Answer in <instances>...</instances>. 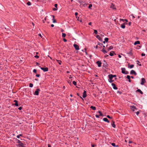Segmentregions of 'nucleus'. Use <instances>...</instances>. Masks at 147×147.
Masks as SVG:
<instances>
[{
    "instance_id": "obj_10",
    "label": "nucleus",
    "mask_w": 147,
    "mask_h": 147,
    "mask_svg": "<svg viewBox=\"0 0 147 147\" xmlns=\"http://www.w3.org/2000/svg\"><path fill=\"white\" fill-rule=\"evenodd\" d=\"M13 102H15V104H13V105H14L16 107H18V101L17 100H14Z\"/></svg>"
},
{
    "instance_id": "obj_51",
    "label": "nucleus",
    "mask_w": 147,
    "mask_h": 147,
    "mask_svg": "<svg viewBox=\"0 0 147 147\" xmlns=\"http://www.w3.org/2000/svg\"><path fill=\"white\" fill-rule=\"evenodd\" d=\"M125 73L124 74H129V72L128 71H125Z\"/></svg>"
},
{
    "instance_id": "obj_16",
    "label": "nucleus",
    "mask_w": 147,
    "mask_h": 147,
    "mask_svg": "<svg viewBox=\"0 0 147 147\" xmlns=\"http://www.w3.org/2000/svg\"><path fill=\"white\" fill-rule=\"evenodd\" d=\"M96 37L100 41H102V39L99 35H97L96 36Z\"/></svg>"
},
{
    "instance_id": "obj_23",
    "label": "nucleus",
    "mask_w": 147,
    "mask_h": 147,
    "mask_svg": "<svg viewBox=\"0 0 147 147\" xmlns=\"http://www.w3.org/2000/svg\"><path fill=\"white\" fill-rule=\"evenodd\" d=\"M101 51L104 54L107 53V51H106L105 49H102L101 50Z\"/></svg>"
},
{
    "instance_id": "obj_26",
    "label": "nucleus",
    "mask_w": 147,
    "mask_h": 147,
    "mask_svg": "<svg viewBox=\"0 0 147 147\" xmlns=\"http://www.w3.org/2000/svg\"><path fill=\"white\" fill-rule=\"evenodd\" d=\"M115 52L114 51H112L111 52H110L109 53V55L111 56H113L114 55L113 53H114Z\"/></svg>"
},
{
    "instance_id": "obj_33",
    "label": "nucleus",
    "mask_w": 147,
    "mask_h": 147,
    "mask_svg": "<svg viewBox=\"0 0 147 147\" xmlns=\"http://www.w3.org/2000/svg\"><path fill=\"white\" fill-rule=\"evenodd\" d=\"M22 135H23L22 134H20L19 135H18L17 136V137L18 138H20V136H22Z\"/></svg>"
},
{
    "instance_id": "obj_47",
    "label": "nucleus",
    "mask_w": 147,
    "mask_h": 147,
    "mask_svg": "<svg viewBox=\"0 0 147 147\" xmlns=\"http://www.w3.org/2000/svg\"><path fill=\"white\" fill-rule=\"evenodd\" d=\"M117 93H119L120 94H122V92H121V91H118L117 92Z\"/></svg>"
},
{
    "instance_id": "obj_40",
    "label": "nucleus",
    "mask_w": 147,
    "mask_h": 147,
    "mask_svg": "<svg viewBox=\"0 0 147 147\" xmlns=\"http://www.w3.org/2000/svg\"><path fill=\"white\" fill-rule=\"evenodd\" d=\"M29 86L30 87L32 88L33 86V84L32 83H30Z\"/></svg>"
},
{
    "instance_id": "obj_32",
    "label": "nucleus",
    "mask_w": 147,
    "mask_h": 147,
    "mask_svg": "<svg viewBox=\"0 0 147 147\" xmlns=\"http://www.w3.org/2000/svg\"><path fill=\"white\" fill-rule=\"evenodd\" d=\"M57 61L58 62V64L60 65L61 64V61L58 60H57Z\"/></svg>"
},
{
    "instance_id": "obj_53",
    "label": "nucleus",
    "mask_w": 147,
    "mask_h": 147,
    "mask_svg": "<svg viewBox=\"0 0 147 147\" xmlns=\"http://www.w3.org/2000/svg\"><path fill=\"white\" fill-rule=\"evenodd\" d=\"M54 6L55 7L57 8V4H55V5H54Z\"/></svg>"
},
{
    "instance_id": "obj_64",
    "label": "nucleus",
    "mask_w": 147,
    "mask_h": 147,
    "mask_svg": "<svg viewBox=\"0 0 147 147\" xmlns=\"http://www.w3.org/2000/svg\"><path fill=\"white\" fill-rule=\"evenodd\" d=\"M64 30H63L62 29L61 30V32H64Z\"/></svg>"
},
{
    "instance_id": "obj_8",
    "label": "nucleus",
    "mask_w": 147,
    "mask_h": 147,
    "mask_svg": "<svg viewBox=\"0 0 147 147\" xmlns=\"http://www.w3.org/2000/svg\"><path fill=\"white\" fill-rule=\"evenodd\" d=\"M146 82L145 79L143 78L141 79V82L140 83L141 84L143 85L144 83Z\"/></svg>"
},
{
    "instance_id": "obj_35",
    "label": "nucleus",
    "mask_w": 147,
    "mask_h": 147,
    "mask_svg": "<svg viewBox=\"0 0 147 147\" xmlns=\"http://www.w3.org/2000/svg\"><path fill=\"white\" fill-rule=\"evenodd\" d=\"M98 113L100 114V116H103V115L100 111H98Z\"/></svg>"
},
{
    "instance_id": "obj_3",
    "label": "nucleus",
    "mask_w": 147,
    "mask_h": 147,
    "mask_svg": "<svg viewBox=\"0 0 147 147\" xmlns=\"http://www.w3.org/2000/svg\"><path fill=\"white\" fill-rule=\"evenodd\" d=\"M40 91V90L39 88H37L36 90L34 93V94L35 95H38L39 94V92Z\"/></svg>"
},
{
    "instance_id": "obj_7",
    "label": "nucleus",
    "mask_w": 147,
    "mask_h": 147,
    "mask_svg": "<svg viewBox=\"0 0 147 147\" xmlns=\"http://www.w3.org/2000/svg\"><path fill=\"white\" fill-rule=\"evenodd\" d=\"M110 8L112 9H113L116 10V8L115 7V5H114L113 3H111V5L110 7Z\"/></svg>"
},
{
    "instance_id": "obj_14",
    "label": "nucleus",
    "mask_w": 147,
    "mask_h": 147,
    "mask_svg": "<svg viewBox=\"0 0 147 147\" xmlns=\"http://www.w3.org/2000/svg\"><path fill=\"white\" fill-rule=\"evenodd\" d=\"M112 86H113V88L115 90H117L118 89L117 87L116 86V85L115 84L113 83H112L111 84Z\"/></svg>"
},
{
    "instance_id": "obj_36",
    "label": "nucleus",
    "mask_w": 147,
    "mask_h": 147,
    "mask_svg": "<svg viewBox=\"0 0 147 147\" xmlns=\"http://www.w3.org/2000/svg\"><path fill=\"white\" fill-rule=\"evenodd\" d=\"M66 36V34H65L64 33H62V37L63 38L65 37Z\"/></svg>"
},
{
    "instance_id": "obj_34",
    "label": "nucleus",
    "mask_w": 147,
    "mask_h": 147,
    "mask_svg": "<svg viewBox=\"0 0 147 147\" xmlns=\"http://www.w3.org/2000/svg\"><path fill=\"white\" fill-rule=\"evenodd\" d=\"M109 38H105V41L106 42H107L108 41V40H109Z\"/></svg>"
},
{
    "instance_id": "obj_31",
    "label": "nucleus",
    "mask_w": 147,
    "mask_h": 147,
    "mask_svg": "<svg viewBox=\"0 0 147 147\" xmlns=\"http://www.w3.org/2000/svg\"><path fill=\"white\" fill-rule=\"evenodd\" d=\"M120 20L121 21H123V22H124V21H125L126 22H128V20H127L126 19H120Z\"/></svg>"
},
{
    "instance_id": "obj_2",
    "label": "nucleus",
    "mask_w": 147,
    "mask_h": 147,
    "mask_svg": "<svg viewBox=\"0 0 147 147\" xmlns=\"http://www.w3.org/2000/svg\"><path fill=\"white\" fill-rule=\"evenodd\" d=\"M24 143V142L23 141L20 144H18L17 145V146L18 147H26L25 146L26 144Z\"/></svg>"
},
{
    "instance_id": "obj_22",
    "label": "nucleus",
    "mask_w": 147,
    "mask_h": 147,
    "mask_svg": "<svg viewBox=\"0 0 147 147\" xmlns=\"http://www.w3.org/2000/svg\"><path fill=\"white\" fill-rule=\"evenodd\" d=\"M132 49H131L130 51H129V52L127 53V54H128V55H130L131 56L132 55L133 53H132Z\"/></svg>"
},
{
    "instance_id": "obj_39",
    "label": "nucleus",
    "mask_w": 147,
    "mask_h": 147,
    "mask_svg": "<svg viewBox=\"0 0 147 147\" xmlns=\"http://www.w3.org/2000/svg\"><path fill=\"white\" fill-rule=\"evenodd\" d=\"M73 84L74 86L76 85L77 83L75 81H73Z\"/></svg>"
},
{
    "instance_id": "obj_63",
    "label": "nucleus",
    "mask_w": 147,
    "mask_h": 147,
    "mask_svg": "<svg viewBox=\"0 0 147 147\" xmlns=\"http://www.w3.org/2000/svg\"><path fill=\"white\" fill-rule=\"evenodd\" d=\"M132 143V141H129V144L131 143Z\"/></svg>"
},
{
    "instance_id": "obj_52",
    "label": "nucleus",
    "mask_w": 147,
    "mask_h": 147,
    "mask_svg": "<svg viewBox=\"0 0 147 147\" xmlns=\"http://www.w3.org/2000/svg\"><path fill=\"white\" fill-rule=\"evenodd\" d=\"M34 57L36 59H38L39 58V56L38 55H35L34 56Z\"/></svg>"
},
{
    "instance_id": "obj_45",
    "label": "nucleus",
    "mask_w": 147,
    "mask_h": 147,
    "mask_svg": "<svg viewBox=\"0 0 147 147\" xmlns=\"http://www.w3.org/2000/svg\"><path fill=\"white\" fill-rule=\"evenodd\" d=\"M92 7V4H90L88 6V8L89 9L91 8Z\"/></svg>"
},
{
    "instance_id": "obj_49",
    "label": "nucleus",
    "mask_w": 147,
    "mask_h": 147,
    "mask_svg": "<svg viewBox=\"0 0 147 147\" xmlns=\"http://www.w3.org/2000/svg\"><path fill=\"white\" fill-rule=\"evenodd\" d=\"M57 9L55 8H53V10L54 11H56V10H57Z\"/></svg>"
},
{
    "instance_id": "obj_29",
    "label": "nucleus",
    "mask_w": 147,
    "mask_h": 147,
    "mask_svg": "<svg viewBox=\"0 0 147 147\" xmlns=\"http://www.w3.org/2000/svg\"><path fill=\"white\" fill-rule=\"evenodd\" d=\"M90 108L92 109L93 110H95L96 109V107H94L93 106H91L90 107Z\"/></svg>"
},
{
    "instance_id": "obj_37",
    "label": "nucleus",
    "mask_w": 147,
    "mask_h": 147,
    "mask_svg": "<svg viewBox=\"0 0 147 147\" xmlns=\"http://www.w3.org/2000/svg\"><path fill=\"white\" fill-rule=\"evenodd\" d=\"M110 76H111L113 78L114 77H116V75H113L111 74H109Z\"/></svg>"
},
{
    "instance_id": "obj_46",
    "label": "nucleus",
    "mask_w": 147,
    "mask_h": 147,
    "mask_svg": "<svg viewBox=\"0 0 147 147\" xmlns=\"http://www.w3.org/2000/svg\"><path fill=\"white\" fill-rule=\"evenodd\" d=\"M107 117L108 118L110 119H112V117H111L109 115H107Z\"/></svg>"
},
{
    "instance_id": "obj_41",
    "label": "nucleus",
    "mask_w": 147,
    "mask_h": 147,
    "mask_svg": "<svg viewBox=\"0 0 147 147\" xmlns=\"http://www.w3.org/2000/svg\"><path fill=\"white\" fill-rule=\"evenodd\" d=\"M98 45H99L101 47H102V45H103V44H101L100 42H98Z\"/></svg>"
},
{
    "instance_id": "obj_21",
    "label": "nucleus",
    "mask_w": 147,
    "mask_h": 147,
    "mask_svg": "<svg viewBox=\"0 0 147 147\" xmlns=\"http://www.w3.org/2000/svg\"><path fill=\"white\" fill-rule=\"evenodd\" d=\"M129 63L128 64V68H129L130 69L134 67V65L133 64L131 65H129Z\"/></svg>"
},
{
    "instance_id": "obj_44",
    "label": "nucleus",
    "mask_w": 147,
    "mask_h": 147,
    "mask_svg": "<svg viewBox=\"0 0 147 147\" xmlns=\"http://www.w3.org/2000/svg\"><path fill=\"white\" fill-rule=\"evenodd\" d=\"M71 81L70 80H68L67 81V82L68 84H69L70 85H71Z\"/></svg>"
},
{
    "instance_id": "obj_6",
    "label": "nucleus",
    "mask_w": 147,
    "mask_h": 147,
    "mask_svg": "<svg viewBox=\"0 0 147 147\" xmlns=\"http://www.w3.org/2000/svg\"><path fill=\"white\" fill-rule=\"evenodd\" d=\"M40 69L44 72L47 71H48V67H40Z\"/></svg>"
},
{
    "instance_id": "obj_19",
    "label": "nucleus",
    "mask_w": 147,
    "mask_h": 147,
    "mask_svg": "<svg viewBox=\"0 0 147 147\" xmlns=\"http://www.w3.org/2000/svg\"><path fill=\"white\" fill-rule=\"evenodd\" d=\"M136 92H139L140 94H143V92L140 89H137Z\"/></svg>"
},
{
    "instance_id": "obj_54",
    "label": "nucleus",
    "mask_w": 147,
    "mask_h": 147,
    "mask_svg": "<svg viewBox=\"0 0 147 147\" xmlns=\"http://www.w3.org/2000/svg\"><path fill=\"white\" fill-rule=\"evenodd\" d=\"M63 40L64 42H66L67 41V40L65 38H63Z\"/></svg>"
},
{
    "instance_id": "obj_50",
    "label": "nucleus",
    "mask_w": 147,
    "mask_h": 147,
    "mask_svg": "<svg viewBox=\"0 0 147 147\" xmlns=\"http://www.w3.org/2000/svg\"><path fill=\"white\" fill-rule=\"evenodd\" d=\"M78 13L77 12H75V16L76 18H77V16L78 15Z\"/></svg>"
},
{
    "instance_id": "obj_4",
    "label": "nucleus",
    "mask_w": 147,
    "mask_h": 147,
    "mask_svg": "<svg viewBox=\"0 0 147 147\" xmlns=\"http://www.w3.org/2000/svg\"><path fill=\"white\" fill-rule=\"evenodd\" d=\"M108 65L107 63L105 61H104V63H103V67L105 69H107L108 67Z\"/></svg>"
},
{
    "instance_id": "obj_58",
    "label": "nucleus",
    "mask_w": 147,
    "mask_h": 147,
    "mask_svg": "<svg viewBox=\"0 0 147 147\" xmlns=\"http://www.w3.org/2000/svg\"><path fill=\"white\" fill-rule=\"evenodd\" d=\"M95 116L96 118H99V115H95Z\"/></svg>"
},
{
    "instance_id": "obj_60",
    "label": "nucleus",
    "mask_w": 147,
    "mask_h": 147,
    "mask_svg": "<svg viewBox=\"0 0 147 147\" xmlns=\"http://www.w3.org/2000/svg\"><path fill=\"white\" fill-rule=\"evenodd\" d=\"M48 147H51V146L50 144H48Z\"/></svg>"
},
{
    "instance_id": "obj_9",
    "label": "nucleus",
    "mask_w": 147,
    "mask_h": 147,
    "mask_svg": "<svg viewBox=\"0 0 147 147\" xmlns=\"http://www.w3.org/2000/svg\"><path fill=\"white\" fill-rule=\"evenodd\" d=\"M74 47L76 50H78L79 49V46L78 45L74 44Z\"/></svg>"
},
{
    "instance_id": "obj_18",
    "label": "nucleus",
    "mask_w": 147,
    "mask_h": 147,
    "mask_svg": "<svg viewBox=\"0 0 147 147\" xmlns=\"http://www.w3.org/2000/svg\"><path fill=\"white\" fill-rule=\"evenodd\" d=\"M121 69V73L122 74H124L125 73V68H122Z\"/></svg>"
},
{
    "instance_id": "obj_27",
    "label": "nucleus",
    "mask_w": 147,
    "mask_h": 147,
    "mask_svg": "<svg viewBox=\"0 0 147 147\" xmlns=\"http://www.w3.org/2000/svg\"><path fill=\"white\" fill-rule=\"evenodd\" d=\"M52 16L53 18V23H55L56 22V20H55L54 19L55 16L53 15H52Z\"/></svg>"
},
{
    "instance_id": "obj_5",
    "label": "nucleus",
    "mask_w": 147,
    "mask_h": 147,
    "mask_svg": "<svg viewBox=\"0 0 147 147\" xmlns=\"http://www.w3.org/2000/svg\"><path fill=\"white\" fill-rule=\"evenodd\" d=\"M108 77L109 78L108 81L110 83H111L114 82V80H112L113 78L110 75H109L108 76Z\"/></svg>"
},
{
    "instance_id": "obj_12",
    "label": "nucleus",
    "mask_w": 147,
    "mask_h": 147,
    "mask_svg": "<svg viewBox=\"0 0 147 147\" xmlns=\"http://www.w3.org/2000/svg\"><path fill=\"white\" fill-rule=\"evenodd\" d=\"M127 24V23H123L120 26L123 29H124L125 28V25Z\"/></svg>"
},
{
    "instance_id": "obj_62",
    "label": "nucleus",
    "mask_w": 147,
    "mask_h": 147,
    "mask_svg": "<svg viewBox=\"0 0 147 147\" xmlns=\"http://www.w3.org/2000/svg\"><path fill=\"white\" fill-rule=\"evenodd\" d=\"M51 27H53L54 26V25L53 24H52L51 25Z\"/></svg>"
},
{
    "instance_id": "obj_61",
    "label": "nucleus",
    "mask_w": 147,
    "mask_h": 147,
    "mask_svg": "<svg viewBox=\"0 0 147 147\" xmlns=\"http://www.w3.org/2000/svg\"><path fill=\"white\" fill-rule=\"evenodd\" d=\"M92 24V23L91 22H90L89 23L88 25H91Z\"/></svg>"
},
{
    "instance_id": "obj_13",
    "label": "nucleus",
    "mask_w": 147,
    "mask_h": 147,
    "mask_svg": "<svg viewBox=\"0 0 147 147\" xmlns=\"http://www.w3.org/2000/svg\"><path fill=\"white\" fill-rule=\"evenodd\" d=\"M87 96V94H86V91L84 90V92L83 93V94L82 96V97L83 98H85Z\"/></svg>"
},
{
    "instance_id": "obj_56",
    "label": "nucleus",
    "mask_w": 147,
    "mask_h": 147,
    "mask_svg": "<svg viewBox=\"0 0 147 147\" xmlns=\"http://www.w3.org/2000/svg\"><path fill=\"white\" fill-rule=\"evenodd\" d=\"M22 109V107H20L18 108V109L19 110H21Z\"/></svg>"
},
{
    "instance_id": "obj_17",
    "label": "nucleus",
    "mask_w": 147,
    "mask_h": 147,
    "mask_svg": "<svg viewBox=\"0 0 147 147\" xmlns=\"http://www.w3.org/2000/svg\"><path fill=\"white\" fill-rule=\"evenodd\" d=\"M16 143H18V144H20L23 141H21L17 139H16Z\"/></svg>"
},
{
    "instance_id": "obj_30",
    "label": "nucleus",
    "mask_w": 147,
    "mask_h": 147,
    "mask_svg": "<svg viewBox=\"0 0 147 147\" xmlns=\"http://www.w3.org/2000/svg\"><path fill=\"white\" fill-rule=\"evenodd\" d=\"M111 145H112V146L113 147H117L118 146V145H115V143H112L111 144Z\"/></svg>"
},
{
    "instance_id": "obj_25",
    "label": "nucleus",
    "mask_w": 147,
    "mask_h": 147,
    "mask_svg": "<svg viewBox=\"0 0 147 147\" xmlns=\"http://www.w3.org/2000/svg\"><path fill=\"white\" fill-rule=\"evenodd\" d=\"M140 43V42L139 41H137L134 42V45H136L137 44H139Z\"/></svg>"
},
{
    "instance_id": "obj_57",
    "label": "nucleus",
    "mask_w": 147,
    "mask_h": 147,
    "mask_svg": "<svg viewBox=\"0 0 147 147\" xmlns=\"http://www.w3.org/2000/svg\"><path fill=\"white\" fill-rule=\"evenodd\" d=\"M136 62H137V64H139V63H140V61H138V60H137L136 61Z\"/></svg>"
},
{
    "instance_id": "obj_15",
    "label": "nucleus",
    "mask_w": 147,
    "mask_h": 147,
    "mask_svg": "<svg viewBox=\"0 0 147 147\" xmlns=\"http://www.w3.org/2000/svg\"><path fill=\"white\" fill-rule=\"evenodd\" d=\"M96 64H97L98 66V67H100L101 66L102 63L100 61H97L96 62Z\"/></svg>"
},
{
    "instance_id": "obj_38",
    "label": "nucleus",
    "mask_w": 147,
    "mask_h": 147,
    "mask_svg": "<svg viewBox=\"0 0 147 147\" xmlns=\"http://www.w3.org/2000/svg\"><path fill=\"white\" fill-rule=\"evenodd\" d=\"M26 4L28 6L30 5H31V3L30 1H28L26 3Z\"/></svg>"
},
{
    "instance_id": "obj_43",
    "label": "nucleus",
    "mask_w": 147,
    "mask_h": 147,
    "mask_svg": "<svg viewBox=\"0 0 147 147\" xmlns=\"http://www.w3.org/2000/svg\"><path fill=\"white\" fill-rule=\"evenodd\" d=\"M126 78L129 80V79H130V76L129 75H127L126 77Z\"/></svg>"
},
{
    "instance_id": "obj_42",
    "label": "nucleus",
    "mask_w": 147,
    "mask_h": 147,
    "mask_svg": "<svg viewBox=\"0 0 147 147\" xmlns=\"http://www.w3.org/2000/svg\"><path fill=\"white\" fill-rule=\"evenodd\" d=\"M94 33H95V34H97L98 33V32L97 30H94Z\"/></svg>"
},
{
    "instance_id": "obj_28",
    "label": "nucleus",
    "mask_w": 147,
    "mask_h": 147,
    "mask_svg": "<svg viewBox=\"0 0 147 147\" xmlns=\"http://www.w3.org/2000/svg\"><path fill=\"white\" fill-rule=\"evenodd\" d=\"M113 47L112 46H110L109 47L108 49V51H109L113 49Z\"/></svg>"
},
{
    "instance_id": "obj_55",
    "label": "nucleus",
    "mask_w": 147,
    "mask_h": 147,
    "mask_svg": "<svg viewBox=\"0 0 147 147\" xmlns=\"http://www.w3.org/2000/svg\"><path fill=\"white\" fill-rule=\"evenodd\" d=\"M36 76L37 77H39L40 76V74H36Z\"/></svg>"
},
{
    "instance_id": "obj_24",
    "label": "nucleus",
    "mask_w": 147,
    "mask_h": 147,
    "mask_svg": "<svg viewBox=\"0 0 147 147\" xmlns=\"http://www.w3.org/2000/svg\"><path fill=\"white\" fill-rule=\"evenodd\" d=\"M111 125H112V126L113 127H114V128L116 126L115 124V122H114L113 121H112V123H111Z\"/></svg>"
},
{
    "instance_id": "obj_59",
    "label": "nucleus",
    "mask_w": 147,
    "mask_h": 147,
    "mask_svg": "<svg viewBox=\"0 0 147 147\" xmlns=\"http://www.w3.org/2000/svg\"><path fill=\"white\" fill-rule=\"evenodd\" d=\"M145 54L144 53H142V54H141V55H142V56H145Z\"/></svg>"
},
{
    "instance_id": "obj_1",
    "label": "nucleus",
    "mask_w": 147,
    "mask_h": 147,
    "mask_svg": "<svg viewBox=\"0 0 147 147\" xmlns=\"http://www.w3.org/2000/svg\"><path fill=\"white\" fill-rule=\"evenodd\" d=\"M131 109L132 110V111L134 112V113H136V115H138L139 113V111H138L136 112H135V110H137L138 109L136 108L134 106H131Z\"/></svg>"
},
{
    "instance_id": "obj_48",
    "label": "nucleus",
    "mask_w": 147,
    "mask_h": 147,
    "mask_svg": "<svg viewBox=\"0 0 147 147\" xmlns=\"http://www.w3.org/2000/svg\"><path fill=\"white\" fill-rule=\"evenodd\" d=\"M36 71H37L36 70V69H34L33 70V72L34 73H36Z\"/></svg>"
},
{
    "instance_id": "obj_11",
    "label": "nucleus",
    "mask_w": 147,
    "mask_h": 147,
    "mask_svg": "<svg viewBox=\"0 0 147 147\" xmlns=\"http://www.w3.org/2000/svg\"><path fill=\"white\" fill-rule=\"evenodd\" d=\"M130 74L131 75L134 74L136 76L137 75V73L134 70H131L130 72Z\"/></svg>"
},
{
    "instance_id": "obj_20",
    "label": "nucleus",
    "mask_w": 147,
    "mask_h": 147,
    "mask_svg": "<svg viewBox=\"0 0 147 147\" xmlns=\"http://www.w3.org/2000/svg\"><path fill=\"white\" fill-rule=\"evenodd\" d=\"M103 120L104 121H105V122H107V123H109V121L108 120V119L106 118H104L103 119Z\"/></svg>"
}]
</instances>
